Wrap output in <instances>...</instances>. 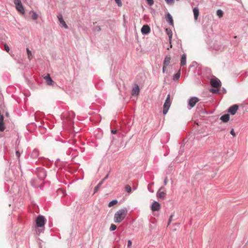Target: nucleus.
Segmentation results:
<instances>
[{
  "mask_svg": "<svg viewBox=\"0 0 248 248\" xmlns=\"http://www.w3.org/2000/svg\"><path fill=\"white\" fill-rule=\"evenodd\" d=\"M127 214V209L124 207L117 211L114 216V221L118 223L121 222L126 217Z\"/></svg>",
  "mask_w": 248,
  "mask_h": 248,
  "instance_id": "nucleus-1",
  "label": "nucleus"
},
{
  "mask_svg": "<svg viewBox=\"0 0 248 248\" xmlns=\"http://www.w3.org/2000/svg\"><path fill=\"white\" fill-rule=\"evenodd\" d=\"M171 105L170 94H168L163 105V113L165 115L167 113Z\"/></svg>",
  "mask_w": 248,
  "mask_h": 248,
  "instance_id": "nucleus-2",
  "label": "nucleus"
},
{
  "mask_svg": "<svg viewBox=\"0 0 248 248\" xmlns=\"http://www.w3.org/2000/svg\"><path fill=\"white\" fill-rule=\"evenodd\" d=\"M46 219L43 216H38L36 219V224L38 227L42 228L44 227Z\"/></svg>",
  "mask_w": 248,
  "mask_h": 248,
  "instance_id": "nucleus-3",
  "label": "nucleus"
},
{
  "mask_svg": "<svg viewBox=\"0 0 248 248\" xmlns=\"http://www.w3.org/2000/svg\"><path fill=\"white\" fill-rule=\"evenodd\" d=\"M14 3L17 10L21 14H24L25 10L20 0H14Z\"/></svg>",
  "mask_w": 248,
  "mask_h": 248,
  "instance_id": "nucleus-4",
  "label": "nucleus"
},
{
  "mask_svg": "<svg viewBox=\"0 0 248 248\" xmlns=\"http://www.w3.org/2000/svg\"><path fill=\"white\" fill-rule=\"evenodd\" d=\"M210 84L213 87L218 88L221 86V83L219 79L216 77H214L211 79Z\"/></svg>",
  "mask_w": 248,
  "mask_h": 248,
  "instance_id": "nucleus-5",
  "label": "nucleus"
},
{
  "mask_svg": "<svg viewBox=\"0 0 248 248\" xmlns=\"http://www.w3.org/2000/svg\"><path fill=\"white\" fill-rule=\"evenodd\" d=\"M199 101V99L196 97H192L189 99L188 104L190 108H193L195 104Z\"/></svg>",
  "mask_w": 248,
  "mask_h": 248,
  "instance_id": "nucleus-6",
  "label": "nucleus"
},
{
  "mask_svg": "<svg viewBox=\"0 0 248 248\" xmlns=\"http://www.w3.org/2000/svg\"><path fill=\"white\" fill-rule=\"evenodd\" d=\"M36 174L38 176V177L41 179H44L46 175V172L45 170L44 169L42 168H39L37 170L36 172Z\"/></svg>",
  "mask_w": 248,
  "mask_h": 248,
  "instance_id": "nucleus-7",
  "label": "nucleus"
},
{
  "mask_svg": "<svg viewBox=\"0 0 248 248\" xmlns=\"http://www.w3.org/2000/svg\"><path fill=\"white\" fill-rule=\"evenodd\" d=\"M57 17L59 21L61 24L62 27H63L65 29H68V26L66 24L65 22L63 20L62 15L61 14H59L57 15Z\"/></svg>",
  "mask_w": 248,
  "mask_h": 248,
  "instance_id": "nucleus-8",
  "label": "nucleus"
},
{
  "mask_svg": "<svg viewBox=\"0 0 248 248\" xmlns=\"http://www.w3.org/2000/svg\"><path fill=\"white\" fill-rule=\"evenodd\" d=\"M160 203L156 201H154L152 204L151 210L153 211H158L160 210Z\"/></svg>",
  "mask_w": 248,
  "mask_h": 248,
  "instance_id": "nucleus-9",
  "label": "nucleus"
},
{
  "mask_svg": "<svg viewBox=\"0 0 248 248\" xmlns=\"http://www.w3.org/2000/svg\"><path fill=\"white\" fill-rule=\"evenodd\" d=\"M140 91L139 86L137 84H135L132 88L131 94L133 96H137L139 95Z\"/></svg>",
  "mask_w": 248,
  "mask_h": 248,
  "instance_id": "nucleus-10",
  "label": "nucleus"
},
{
  "mask_svg": "<svg viewBox=\"0 0 248 248\" xmlns=\"http://www.w3.org/2000/svg\"><path fill=\"white\" fill-rule=\"evenodd\" d=\"M150 31V28L148 25H143L141 29V32L143 34H148Z\"/></svg>",
  "mask_w": 248,
  "mask_h": 248,
  "instance_id": "nucleus-11",
  "label": "nucleus"
},
{
  "mask_svg": "<svg viewBox=\"0 0 248 248\" xmlns=\"http://www.w3.org/2000/svg\"><path fill=\"white\" fill-rule=\"evenodd\" d=\"M238 109V105H234L232 106L229 108L228 109V112L230 113L232 115H234L236 113Z\"/></svg>",
  "mask_w": 248,
  "mask_h": 248,
  "instance_id": "nucleus-12",
  "label": "nucleus"
},
{
  "mask_svg": "<svg viewBox=\"0 0 248 248\" xmlns=\"http://www.w3.org/2000/svg\"><path fill=\"white\" fill-rule=\"evenodd\" d=\"M44 78L46 79L47 85L49 86H53L54 84V82L51 79L49 74H47L45 77Z\"/></svg>",
  "mask_w": 248,
  "mask_h": 248,
  "instance_id": "nucleus-13",
  "label": "nucleus"
},
{
  "mask_svg": "<svg viewBox=\"0 0 248 248\" xmlns=\"http://www.w3.org/2000/svg\"><path fill=\"white\" fill-rule=\"evenodd\" d=\"M39 155V151L36 149H34L31 153L30 156L31 158L36 159L38 158Z\"/></svg>",
  "mask_w": 248,
  "mask_h": 248,
  "instance_id": "nucleus-14",
  "label": "nucleus"
},
{
  "mask_svg": "<svg viewBox=\"0 0 248 248\" xmlns=\"http://www.w3.org/2000/svg\"><path fill=\"white\" fill-rule=\"evenodd\" d=\"M163 188V187H161L160 189L157 192L156 196L158 198L164 199L165 197L166 193L161 191V189Z\"/></svg>",
  "mask_w": 248,
  "mask_h": 248,
  "instance_id": "nucleus-15",
  "label": "nucleus"
},
{
  "mask_svg": "<svg viewBox=\"0 0 248 248\" xmlns=\"http://www.w3.org/2000/svg\"><path fill=\"white\" fill-rule=\"evenodd\" d=\"M166 20L169 23V24L170 25L172 26H173V21L172 17L170 13H168L167 15Z\"/></svg>",
  "mask_w": 248,
  "mask_h": 248,
  "instance_id": "nucleus-16",
  "label": "nucleus"
},
{
  "mask_svg": "<svg viewBox=\"0 0 248 248\" xmlns=\"http://www.w3.org/2000/svg\"><path fill=\"white\" fill-rule=\"evenodd\" d=\"M170 60L171 57L170 55L166 56L163 62V65H164L165 66H167L170 64Z\"/></svg>",
  "mask_w": 248,
  "mask_h": 248,
  "instance_id": "nucleus-17",
  "label": "nucleus"
},
{
  "mask_svg": "<svg viewBox=\"0 0 248 248\" xmlns=\"http://www.w3.org/2000/svg\"><path fill=\"white\" fill-rule=\"evenodd\" d=\"M4 117L3 115L0 117V131H3L5 129V125L3 123Z\"/></svg>",
  "mask_w": 248,
  "mask_h": 248,
  "instance_id": "nucleus-18",
  "label": "nucleus"
},
{
  "mask_svg": "<svg viewBox=\"0 0 248 248\" xmlns=\"http://www.w3.org/2000/svg\"><path fill=\"white\" fill-rule=\"evenodd\" d=\"M194 17L195 20H197L199 15V10L198 7H196L193 9Z\"/></svg>",
  "mask_w": 248,
  "mask_h": 248,
  "instance_id": "nucleus-19",
  "label": "nucleus"
},
{
  "mask_svg": "<svg viewBox=\"0 0 248 248\" xmlns=\"http://www.w3.org/2000/svg\"><path fill=\"white\" fill-rule=\"evenodd\" d=\"M166 32L169 37V43H170V44H171L172 37V32L171 31V30L170 29H166Z\"/></svg>",
  "mask_w": 248,
  "mask_h": 248,
  "instance_id": "nucleus-20",
  "label": "nucleus"
},
{
  "mask_svg": "<svg viewBox=\"0 0 248 248\" xmlns=\"http://www.w3.org/2000/svg\"><path fill=\"white\" fill-rule=\"evenodd\" d=\"M186 55L185 54H183L182 55L181 59V63L180 65L181 66H184L186 64Z\"/></svg>",
  "mask_w": 248,
  "mask_h": 248,
  "instance_id": "nucleus-21",
  "label": "nucleus"
},
{
  "mask_svg": "<svg viewBox=\"0 0 248 248\" xmlns=\"http://www.w3.org/2000/svg\"><path fill=\"white\" fill-rule=\"evenodd\" d=\"M230 119V115L228 114H224L220 117V120L224 122L227 123L229 121Z\"/></svg>",
  "mask_w": 248,
  "mask_h": 248,
  "instance_id": "nucleus-22",
  "label": "nucleus"
},
{
  "mask_svg": "<svg viewBox=\"0 0 248 248\" xmlns=\"http://www.w3.org/2000/svg\"><path fill=\"white\" fill-rule=\"evenodd\" d=\"M30 13L31 14V17L33 20H36L38 18V15L36 12L34 11H31Z\"/></svg>",
  "mask_w": 248,
  "mask_h": 248,
  "instance_id": "nucleus-23",
  "label": "nucleus"
},
{
  "mask_svg": "<svg viewBox=\"0 0 248 248\" xmlns=\"http://www.w3.org/2000/svg\"><path fill=\"white\" fill-rule=\"evenodd\" d=\"M213 49L217 51H222L223 50V47L221 45H215L213 47Z\"/></svg>",
  "mask_w": 248,
  "mask_h": 248,
  "instance_id": "nucleus-24",
  "label": "nucleus"
},
{
  "mask_svg": "<svg viewBox=\"0 0 248 248\" xmlns=\"http://www.w3.org/2000/svg\"><path fill=\"white\" fill-rule=\"evenodd\" d=\"M181 73H180V70H179L177 73H176L173 76V80H176L179 78L180 77Z\"/></svg>",
  "mask_w": 248,
  "mask_h": 248,
  "instance_id": "nucleus-25",
  "label": "nucleus"
},
{
  "mask_svg": "<svg viewBox=\"0 0 248 248\" xmlns=\"http://www.w3.org/2000/svg\"><path fill=\"white\" fill-rule=\"evenodd\" d=\"M26 51L28 54V59H29V60H31L33 57L32 55V52L28 48H26Z\"/></svg>",
  "mask_w": 248,
  "mask_h": 248,
  "instance_id": "nucleus-26",
  "label": "nucleus"
},
{
  "mask_svg": "<svg viewBox=\"0 0 248 248\" xmlns=\"http://www.w3.org/2000/svg\"><path fill=\"white\" fill-rule=\"evenodd\" d=\"M117 202H118L117 200H112L109 202L108 206L109 207H111L113 205L116 204Z\"/></svg>",
  "mask_w": 248,
  "mask_h": 248,
  "instance_id": "nucleus-27",
  "label": "nucleus"
},
{
  "mask_svg": "<svg viewBox=\"0 0 248 248\" xmlns=\"http://www.w3.org/2000/svg\"><path fill=\"white\" fill-rule=\"evenodd\" d=\"M223 12L221 10H220V9H218L217 10V15L219 17H222L223 16Z\"/></svg>",
  "mask_w": 248,
  "mask_h": 248,
  "instance_id": "nucleus-28",
  "label": "nucleus"
},
{
  "mask_svg": "<svg viewBox=\"0 0 248 248\" xmlns=\"http://www.w3.org/2000/svg\"><path fill=\"white\" fill-rule=\"evenodd\" d=\"M93 30L94 31H101V27L98 25L95 26L93 28Z\"/></svg>",
  "mask_w": 248,
  "mask_h": 248,
  "instance_id": "nucleus-29",
  "label": "nucleus"
},
{
  "mask_svg": "<svg viewBox=\"0 0 248 248\" xmlns=\"http://www.w3.org/2000/svg\"><path fill=\"white\" fill-rule=\"evenodd\" d=\"M125 189L126 192H127L128 193H130L132 191L131 187L129 185H126L125 187Z\"/></svg>",
  "mask_w": 248,
  "mask_h": 248,
  "instance_id": "nucleus-30",
  "label": "nucleus"
},
{
  "mask_svg": "<svg viewBox=\"0 0 248 248\" xmlns=\"http://www.w3.org/2000/svg\"><path fill=\"white\" fill-rule=\"evenodd\" d=\"M117 228V227L115 225L113 224H112L111 225H110V230L111 231H114Z\"/></svg>",
  "mask_w": 248,
  "mask_h": 248,
  "instance_id": "nucleus-31",
  "label": "nucleus"
},
{
  "mask_svg": "<svg viewBox=\"0 0 248 248\" xmlns=\"http://www.w3.org/2000/svg\"><path fill=\"white\" fill-rule=\"evenodd\" d=\"M75 114L73 112H71L69 113V116L70 117V120L72 121V119L75 117Z\"/></svg>",
  "mask_w": 248,
  "mask_h": 248,
  "instance_id": "nucleus-32",
  "label": "nucleus"
},
{
  "mask_svg": "<svg viewBox=\"0 0 248 248\" xmlns=\"http://www.w3.org/2000/svg\"><path fill=\"white\" fill-rule=\"evenodd\" d=\"M115 1L117 4L118 6L121 7L122 6V3L121 0H115Z\"/></svg>",
  "mask_w": 248,
  "mask_h": 248,
  "instance_id": "nucleus-33",
  "label": "nucleus"
},
{
  "mask_svg": "<svg viewBox=\"0 0 248 248\" xmlns=\"http://www.w3.org/2000/svg\"><path fill=\"white\" fill-rule=\"evenodd\" d=\"M146 1L148 4L150 6L153 5L154 4V0H146Z\"/></svg>",
  "mask_w": 248,
  "mask_h": 248,
  "instance_id": "nucleus-34",
  "label": "nucleus"
},
{
  "mask_svg": "<svg viewBox=\"0 0 248 248\" xmlns=\"http://www.w3.org/2000/svg\"><path fill=\"white\" fill-rule=\"evenodd\" d=\"M132 245V241L130 240H129L127 242V247L128 248H130Z\"/></svg>",
  "mask_w": 248,
  "mask_h": 248,
  "instance_id": "nucleus-35",
  "label": "nucleus"
},
{
  "mask_svg": "<svg viewBox=\"0 0 248 248\" xmlns=\"http://www.w3.org/2000/svg\"><path fill=\"white\" fill-rule=\"evenodd\" d=\"M4 48H5V50L7 51V52H9V50H10V48L7 45H4Z\"/></svg>",
  "mask_w": 248,
  "mask_h": 248,
  "instance_id": "nucleus-36",
  "label": "nucleus"
},
{
  "mask_svg": "<svg viewBox=\"0 0 248 248\" xmlns=\"http://www.w3.org/2000/svg\"><path fill=\"white\" fill-rule=\"evenodd\" d=\"M230 134L233 136L234 137L235 136V132L233 129H232L230 131Z\"/></svg>",
  "mask_w": 248,
  "mask_h": 248,
  "instance_id": "nucleus-37",
  "label": "nucleus"
},
{
  "mask_svg": "<svg viewBox=\"0 0 248 248\" xmlns=\"http://www.w3.org/2000/svg\"><path fill=\"white\" fill-rule=\"evenodd\" d=\"M100 187V186H99V185L98 184L94 188V192H96Z\"/></svg>",
  "mask_w": 248,
  "mask_h": 248,
  "instance_id": "nucleus-38",
  "label": "nucleus"
},
{
  "mask_svg": "<svg viewBox=\"0 0 248 248\" xmlns=\"http://www.w3.org/2000/svg\"><path fill=\"white\" fill-rule=\"evenodd\" d=\"M16 156H17V157L18 158H19V157H20V154L19 152V151H16Z\"/></svg>",
  "mask_w": 248,
  "mask_h": 248,
  "instance_id": "nucleus-39",
  "label": "nucleus"
},
{
  "mask_svg": "<svg viewBox=\"0 0 248 248\" xmlns=\"http://www.w3.org/2000/svg\"><path fill=\"white\" fill-rule=\"evenodd\" d=\"M165 1L168 4H171L173 2V0H165Z\"/></svg>",
  "mask_w": 248,
  "mask_h": 248,
  "instance_id": "nucleus-40",
  "label": "nucleus"
},
{
  "mask_svg": "<svg viewBox=\"0 0 248 248\" xmlns=\"http://www.w3.org/2000/svg\"><path fill=\"white\" fill-rule=\"evenodd\" d=\"M111 132L112 134H116V133L117 132V130H114V129H113L111 131Z\"/></svg>",
  "mask_w": 248,
  "mask_h": 248,
  "instance_id": "nucleus-41",
  "label": "nucleus"
},
{
  "mask_svg": "<svg viewBox=\"0 0 248 248\" xmlns=\"http://www.w3.org/2000/svg\"><path fill=\"white\" fill-rule=\"evenodd\" d=\"M167 183H168V179H167V177H166L164 181V185H166Z\"/></svg>",
  "mask_w": 248,
  "mask_h": 248,
  "instance_id": "nucleus-42",
  "label": "nucleus"
},
{
  "mask_svg": "<svg viewBox=\"0 0 248 248\" xmlns=\"http://www.w3.org/2000/svg\"><path fill=\"white\" fill-rule=\"evenodd\" d=\"M172 218V216H170V218H169V219L168 225L170 223V222H171Z\"/></svg>",
  "mask_w": 248,
  "mask_h": 248,
  "instance_id": "nucleus-43",
  "label": "nucleus"
},
{
  "mask_svg": "<svg viewBox=\"0 0 248 248\" xmlns=\"http://www.w3.org/2000/svg\"><path fill=\"white\" fill-rule=\"evenodd\" d=\"M103 182H104V180H102V181H101V182L98 184L99 186H101L102 185V184H103Z\"/></svg>",
  "mask_w": 248,
  "mask_h": 248,
  "instance_id": "nucleus-44",
  "label": "nucleus"
},
{
  "mask_svg": "<svg viewBox=\"0 0 248 248\" xmlns=\"http://www.w3.org/2000/svg\"><path fill=\"white\" fill-rule=\"evenodd\" d=\"M167 66H165L164 65H163V73H165V68Z\"/></svg>",
  "mask_w": 248,
  "mask_h": 248,
  "instance_id": "nucleus-45",
  "label": "nucleus"
},
{
  "mask_svg": "<svg viewBox=\"0 0 248 248\" xmlns=\"http://www.w3.org/2000/svg\"><path fill=\"white\" fill-rule=\"evenodd\" d=\"M211 92H212V93H217V90H215V89H212V90H211Z\"/></svg>",
  "mask_w": 248,
  "mask_h": 248,
  "instance_id": "nucleus-46",
  "label": "nucleus"
},
{
  "mask_svg": "<svg viewBox=\"0 0 248 248\" xmlns=\"http://www.w3.org/2000/svg\"><path fill=\"white\" fill-rule=\"evenodd\" d=\"M170 46H169L168 47H167V49H169L170 48H171L172 47V45H171V44H170Z\"/></svg>",
  "mask_w": 248,
  "mask_h": 248,
  "instance_id": "nucleus-47",
  "label": "nucleus"
},
{
  "mask_svg": "<svg viewBox=\"0 0 248 248\" xmlns=\"http://www.w3.org/2000/svg\"><path fill=\"white\" fill-rule=\"evenodd\" d=\"M108 175H107V176H106V177L103 179L104 181L105 180L107 179L108 178Z\"/></svg>",
  "mask_w": 248,
  "mask_h": 248,
  "instance_id": "nucleus-48",
  "label": "nucleus"
},
{
  "mask_svg": "<svg viewBox=\"0 0 248 248\" xmlns=\"http://www.w3.org/2000/svg\"><path fill=\"white\" fill-rule=\"evenodd\" d=\"M148 189H149V191H150L151 192H154V191H153V190H150V189H149V186H148Z\"/></svg>",
  "mask_w": 248,
  "mask_h": 248,
  "instance_id": "nucleus-49",
  "label": "nucleus"
},
{
  "mask_svg": "<svg viewBox=\"0 0 248 248\" xmlns=\"http://www.w3.org/2000/svg\"><path fill=\"white\" fill-rule=\"evenodd\" d=\"M38 232H39V233H40V232H43V230H42V229H41L40 230H38Z\"/></svg>",
  "mask_w": 248,
  "mask_h": 248,
  "instance_id": "nucleus-50",
  "label": "nucleus"
},
{
  "mask_svg": "<svg viewBox=\"0 0 248 248\" xmlns=\"http://www.w3.org/2000/svg\"><path fill=\"white\" fill-rule=\"evenodd\" d=\"M236 37H237V36H235L234 37V38H236Z\"/></svg>",
  "mask_w": 248,
  "mask_h": 248,
  "instance_id": "nucleus-51",
  "label": "nucleus"
}]
</instances>
